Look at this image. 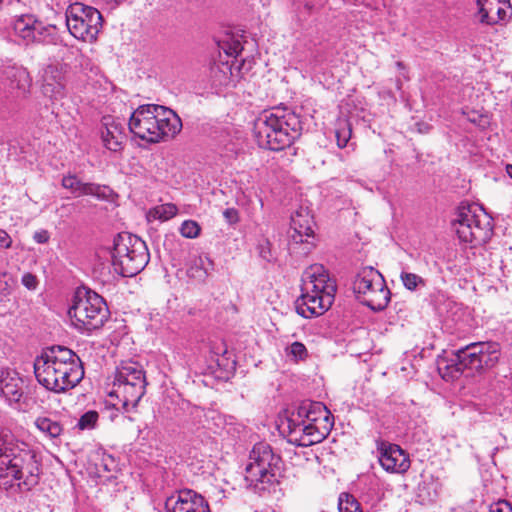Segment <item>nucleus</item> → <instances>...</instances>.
<instances>
[{
	"mask_svg": "<svg viewBox=\"0 0 512 512\" xmlns=\"http://www.w3.org/2000/svg\"><path fill=\"white\" fill-rule=\"evenodd\" d=\"M39 479L40 465L35 453L0 429V489L8 490L17 484L21 491H29Z\"/></svg>",
	"mask_w": 512,
	"mask_h": 512,
	"instance_id": "nucleus-1",
	"label": "nucleus"
},
{
	"mask_svg": "<svg viewBox=\"0 0 512 512\" xmlns=\"http://www.w3.org/2000/svg\"><path fill=\"white\" fill-rule=\"evenodd\" d=\"M34 374L42 386L55 393L74 388L84 377L80 358L64 346L44 349L34 361Z\"/></svg>",
	"mask_w": 512,
	"mask_h": 512,
	"instance_id": "nucleus-2",
	"label": "nucleus"
},
{
	"mask_svg": "<svg viewBox=\"0 0 512 512\" xmlns=\"http://www.w3.org/2000/svg\"><path fill=\"white\" fill-rule=\"evenodd\" d=\"M300 116L288 107L264 110L254 122V136L259 147L281 151L290 147L302 134Z\"/></svg>",
	"mask_w": 512,
	"mask_h": 512,
	"instance_id": "nucleus-3",
	"label": "nucleus"
},
{
	"mask_svg": "<svg viewBox=\"0 0 512 512\" xmlns=\"http://www.w3.org/2000/svg\"><path fill=\"white\" fill-rule=\"evenodd\" d=\"M128 128L135 137L148 143H158L166 137H175L181 131L182 121L165 106L146 104L132 112Z\"/></svg>",
	"mask_w": 512,
	"mask_h": 512,
	"instance_id": "nucleus-4",
	"label": "nucleus"
},
{
	"mask_svg": "<svg viewBox=\"0 0 512 512\" xmlns=\"http://www.w3.org/2000/svg\"><path fill=\"white\" fill-rule=\"evenodd\" d=\"M500 357V345L494 341L473 342L438 359V372L446 381L458 379L466 370L471 373L493 367Z\"/></svg>",
	"mask_w": 512,
	"mask_h": 512,
	"instance_id": "nucleus-5",
	"label": "nucleus"
},
{
	"mask_svg": "<svg viewBox=\"0 0 512 512\" xmlns=\"http://www.w3.org/2000/svg\"><path fill=\"white\" fill-rule=\"evenodd\" d=\"M280 456L265 442L256 443L245 468V486L260 497L275 494L279 487Z\"/></svg>",
	"mask_w": 512,
	"mask_h": 512,
	"instance_id": "nucleus-6",
	"label": "nucleus"
},
{
	"mask_svg": "<svg viewBox=\"0 0 512 512\" xmlns=\"http://www.w3.org/2000/svg\"><path fill=\"white\" fill-rule=\"evenodd\" d=\"M302 294L295 301V309L303 318L323 315L333 304L336 283L322 265H313L305 272Z\"/></svg>",
	"mask_w": 512,
	"mask_h": 512,
	"instance_id": "nucleus-7",
	"label": "nucleus"
},
{
	"mask_svg": "<svg viewBox=\"0 0 512 512\" xmlns=\"http://www.w3.org/2000/svg\"><path fill=\"white\" fill-rule=\"evenodd\" d=\"M146 375L141 364L134 361H123L115 370L112 390L109 398H115L112 406L117 410L121 407L128 411L135 408L146 392Z\"/></svg>",
	"mask_w": 512,
	"mask_h": 512,
	"instance_id": "nucleus-8",
	"label": "nucleus"
},
{
	"mask_svg": "<svg viewBox=\"0 0 512 512\" xmlns=\"http://www.w3.org/2000/svg\"><path fill=\"white\" fill-rule=\"evenodd\" d=\"M109 311L103 297L88 289H77L68 316L74 328L91 333L101 328L108 319Z\"/></svg>",
	"mask_w": 512,
	"mask_h": 512,
	"instance_id": "nucleus-9",
	"label": "nucleus"
},
{
	"mask_svg": "<svg viewBox=\"0 0 512 512\" xmlns=\"http://www.w3.org/2000/svg\"><path fill=\"white\" fill-rule=\"evenodd\" d=\"M111 258L116 273L133 277L146 267L150 254L141 238L130 233H119L113 241Z\"/></svg>",
	"mask_w": 512,
	"mask_h": 512,
	"instance_id": "nucleus-10",
	"label": "nucleus"
},
{
	"mask_svg": "<svg viewBox=\"0 0 512 512\" xmlns=\"http://www.w3.org/2000/svg\"><path fill=\"white\" fill-rule=\"evenodd\" d=\"M453 228L460 241L475 246L486 243L493 234L492 218L476 203L459 205Z\"/></svg>",
	"mask_w": 512,
	"mask_h": 512,
	"instance_id": "nucleus-11",
	"label": "nucleus"
},
{
	"mask_svg": "<svg viewBox=\"0 0 512 512\" xmlns=\"http://www.w3.org/2000/svg\"><path fill=\"white\" fill-rule=\"evenodd\" d=\"M356 298L373 311L385 309L390 302V290L382 274L373 267H364L353 281Z\"/></svg>",
	"mask_w": 512,
	"mask_h": 512,
	"instance_id": "nucleus-12",
	"label": "nucleus"
},
{
	"mask_svg": "<svg viewBox=\"0 0 512 512\" xmlns=\"http://www.w3.org/2000/svg\"><path fill=\"white\" fill-rule=\"evenodd\" d=\"M65 16L72 36L86 42L96 40L102 27V15L96 8L75 2L68 6Z\"/></svg>",
	"mask_w": 512,
	"mask_h": 512,
	"instance_id": "nucleus-13",
	"label": "nucleus"
},
{
	"mask_svg": "<svg viewBox=\"0 0 512 512\" xmlns=\"http://www.w3.org/2000/svg\"><path fill=\"white\" fill-rule=\"evenodd\" d=\"M283 432L287 433L288 442L296 446L308 447L322 442L330 432L332 423L301 422L295 419H285L281 423Z\"/></svg>",
	"mask_w": 512,
	"mask_h": 512,
	"instance_id": "nucleus-14",
	"label": "nucleus"
},
{
	"mask_svg": "<svg viewBox=\"0 0 512 512\" xmlns=\"http://www.w3.org/2000/svg\"><path fill=\"white\" fill-rule=\"evenodd\" d=\"M167 512H210L203 496L190 489L180 490L165 501Z\"/></svg>",
	"mask_w": 512,
	"mask_h": 512,
	"instance_id": "nucleus-15",
	"label": "nucleus"
},
{
	"mask_svg": "<svg viewBox=\"0 0 512 512\" xmlns=\"http://www.w3.org/2000/svg\"><path fill=\"white\" fill-rule=\"evenodd\" d=\"M378 452L379 462L387 472L403 474L410 468L409 455L399 445L381 442Z\"/></svg>",
	"mask_w": 512,
	"mask_h": 512,
	"instance_id": "nucleus-16",
	"label": "nucleus"
},
{
	"mask_svg": "<svg viewBox=\"0 0 512 512\" xmlns=\"http://www.w3.org/2000/svg\"><path fill=\"white\" fill-rule=\"evenodd\" d=\"M315 222L307 209H299L291 216L289 238L294 244L312 246L310 239L314 238Z\"/></svg>",
	"mask_w": 512,
	"mask_h": 512,
	"instance_id": "nucleus-17",
	"label": "nucleus"
},
{
	"mask_svg": "<svg viewBox=\"0 0 512 512\" xmlns=\"http://www.w3.org/2000/svg\"><path fill=\"white\" fill-rule=\"evenodd\" d=\"M479 21L482 24L494 25L507 18L511 11L509 0H476Z\"/></svg>",
	"mask_w": 512,
	"mask_h": 512,
	"instance_id": "nucleus-18",
	"label": "nucleus"
},
{
	"mask_svg": "<svg viewBox=\"0 0 512 512\" xmlns=\"http://www.w3.org/2000/svg\"><path fill=\"white\" fill-rule=\"evenodd\" d=\"M42 92L51 100L65 96V77L58 65H47L42 72Z\"/></svg>",
	"mask_w": 512,
	"mask_h": 512,
	"instance_id": "nucleus-19",
	"label": "nucleus"
},
{
	"mask_svg": "<svg viewBox=\"0 0 512 512\" xmlns=\"http://www.w3.org/2000/svg\"><path fill=\"white\" fill-rule=\"evenodd\" d=\"M101 139L108 150L113 152L122 150L126 140L123 124L112 116H104L102 118Z\"/></svg>",
	"mask_w": 512,
	"mask_h": 512,
	"instance_id": "nucleus-20",
	"label": "nucleus"
},
{
	"mask_svg": "<svg viewBox=\"0 0 512 512\" xmlns=\"http://www.w3.org/2000/svg\"><path fill=\"white\" fill-rule=\"evenodd\" d=\"M286 419H295L301 422H321L330 421V412L321 402L305 401L298 406L296 411H292Z\"/></svg>",
	"mask_w": 512,
	"mask_h": 512,
	"instance_id": "nucleus-21",
	"label": "nucleus"
},
{
	"mask_svg": "<svg viewBox=\"0 0 512 512\" xmlns=\"http://www.w3.org/2000/svg\"><path fill=\"white\" fill-rule=\"evenodd\" d=\"M23 381L18 373L9 369H3L0 373V393L9 403H18L23 395Z\"/></svg>",
	"mask_w": 512,
	"mask_h": 512,
	"instance_id": "nucleus-22",
	"label": "nucleus"
},
{
	"mask_svg": "<svg viewBox=\"0 0 512 512\" xmlns=\"http://www.w3.org/2000/svg\"><path fill=\"white\" fill-rule=\"evenodd\" d=\"M15 33L26 41H32L41 31H51L50 27H45L42 22L35 19L33 15H21L14 21L13 25Z\"/></svg>",
	"mask_w": 512,
	"mask_h": 512,
	"instance_id": "nucleus-23",
	"label": "nucleus"
},
{
	"mask_svg": "<svg viewBox=\"0 0 512 512\" xmlns=\"http://www.w3.org/2000/svg\"><path fill=\"white\" fill-rule=\"evenodd\" d=\"M439 483L432 477H423L416 489V501L421 505L433 503L439 494Z\"/></svg>",
	"mask_w": 512,
	"mask_h": 512,
	"instance_id": "nucleus-24",
	"label": "nucleus"
},
{
	"mask_svg": "<svg viewBox=\"0 0 512 512\" xmlns=\"http://www.w3.org/2000/svg\"><path fill=\"white\" fill-rule=\"evenodd\" d=\"M213 270V262L208 256H195L187 268V275L198 282H204Z\"/></svg>",
	"mask_w": 512,
	"mask_h": 512,
	"instance_id": "nucleus-25",
	"label": "nucleus"
},
{
	"mask_svg": "<svg viewBox=\"0 0 512 512\" xmlns=\"http://www.w3.org/2000/svg\"><path fill=\"white\" fill-rule=\"evenodd\" d=\"M75 196L90 195L98 200L111 201L114 195L113 190L106 186L96 183L81 182L76 191L73 193Z\"/></svg>",
	"mask_w": 512,
	"mask_h": 512,
	"instance_id": "nucleus-26",
	"label": "nucleus"
},
{
	"mask_svg": "<svg viewBox=\"0 0 512 512\" xmlns=\"http://www.w3.org/2000/svg\"><path fill=\"white\" fill-rule=\"evenodd\" d=\"M35 427L49 438H57L63 432V424L56 416H39L34 421Z\"/></svg>",
	"mask_w": 512,
	"mask_h": 512,
	"instance_id": "nucleus-27",
	"label": "nucleus"
},
{
	"mask_svg": "<svg viewBox=\"0 0 512 512\" xmlns=\"http://www.w3.org/2000/svg\"><path fill=\"white\" fill-rule=\"evenodd\" d=\"M7 78L10 80L12 89L26 92L30 84L29 73L23 68H11L7 71Z\"/></svg>",
	"mask_w": 512,
	"mask_h": 512,
	"instance_id": "nucleus-28",
	"label": "nucleus"
},
{
	"mask_svg": "<svg viewBox=\"0 0 512 512\" xmlns=\"http://www.w3.org/2000/svg\"><path fill=\"white\" fill-rule=\"evenodd\" d=\"M352 135L351 124L347 119H339L335 127V137L339 148L347 146Z\"/></svg>",
	"mask_w": 512,
	"mask_h": 512,
	"instance_id": "nucleus-29",
	"label": "nucleus"
},
{
	"mask_svg": "<svg viewBox=\"0 0 512 512\" xmlns=\"http://www.w3.org/2000/svg\"><path fill=\"white\" fill-rule=\"evenodd\" d=\"M178 212V208L173 203H166L159 206L154 207L150 211V215L154 219H158L161 221H167L173 218Z\"/></svg>",
	"mask_w": 512,
	"mask_h": 512,
	"instance_id": "nucleus-30",
	"label": "nucleus"
},
{
	"mask_svg": "<svg viewBox=\"0 0 512 512\" xmlns=\"http://www.w3.org/2000/svg\"><path fill=\"white\" fill-rule=\"evenodd\" d=\"M339 512H362L357 499L349 493H341L338 498Z\"/></svg>",
	"mask_w": 512,
	"mask_h": 512,
	"instance_id": "nucleus-31",
	"label": "nucleus"
},
{
	"mask_svg": "<svg viewBox=\"0 0 512 512\" xmlns=\"http://www.w3.org/2000/svg\"><path fill=\"white\" fill-rule=\"evenodd\" d=\"M400 279L404 287L410 291H414L418 287L425 286V280L415 273L402 271L400 274Z\"/></svg>",
	"mask_w": 512,
	"mask_h": 512,
	"instance_id": "nucleus-32",
	"label": "nucleus"
},
{
	"mask_svg": "<svg viewBox=\"0 0 512 512\" xmlns=\"http://www.w3.org/2000/svg\"><path fill=\"white\" fill-rule=\"evenodd\" d=\"M287 356L291 357L294 361H304L308 358L309 353L306 346L298 341L291 343L286 348Z\"/></svg>",
	"mask_w": 512,
	"mask_h": 512,
	"instance_id": "nucleus-33",
	"label": "nucleus"
},
{
	"mask_svg": "<svg viewBox=\"0 0 512 512\" xmlns=\"http://www.w3.org/2000/svg\"><path fill=\"white\" fill-rule=\"evenodd\" d=\"M180 233L183 237L188 239L197 238L200 234L201 227L194 220H185L180 226Z\"/></svg>",
	"mask_w": 512,
	"mask_h": 512,
	"instance_id": "nucleus-34",
	"label": "nucleus"
},
{
	"mask_svg": "<svg viewBox=\"0 0 512 512\" xmlns=\"http://www.w3.org/2000/svg\"><path fill=\"white\" fill-rule=\"evenodd\" d=\"M97 420H98V413L96 411H92V410L88 411L80 417V419L77 423V427L80 430L91 429L95 426Z\"/></svg>",
	"mask_w": 512,
	"mask_h": 512,
	"instance_id": "nucleus-35",
	"label": "nucleus"
},
{
	"mask_svg": "<svg viewBox=\"0 0 512 512\" xmlns=\"http://www.w3.org/2000/svg\"><path fill=\"white\" fill-rule=\"evenodd\" d=\"M51 28V31H41V34H38L37 36L42 38H33L32 42H41L45 44H55L57 41V33L55 26H48Z\"/></svg>",
	"mask_w": 512,
	"mask_h": 512,
	"instance_id": "nucleus-36",
	"label": "nucleus"
},
{
	"mask_svg": "<svg viewBox=\"0 0 512 512\" xmlns=\"http://www.w3.org/2000/svg\"><path fill=\"white\" fill-rule=\"evenodd\" d=\"M82 181L75 175H67L62 178V186L70 190L72 193L76 191Z\"/></svg>",
	"mask_w": 512,
	"mask_h": 512,
	"instance_id": "nucleus-37",
	"label": "nucleus"
},
{
	"mask_svg": "<svg viewBox=\"0 0 512 512\" xmlns=\"http://www.w3.org/2000/svg\"><path fill=\"white\" fill-rule=\"evenodd\" d=\"M222 215L229 225H235L240 221L239 211L235 208H226Z\"/></svg>",
	"mask_w": 512,
	"mask_h": 512,
	"instance_id": "nucleus-38",
	"label": "nucleus"
},
{
	"mask_svg": "<svg viewBox=\"0 0 512 512\" xmlns=\"http://www.w3.org/2000/svg\"><path fill=\"white\" fill-rule=\"evenodd\" d=\"M489 512H512V506L506 500H499L490 505Z\"/></svg>",
	"mask_w": 512,
	"mask_h": 512,
	"instance_id": "nucleus-39",
	"label": "nucleus"
},
{
	"mask_svg": "<svg viewBox=\"0 0 512 512\" xmlns=\"http://www.w3.org/2000/svg\"><path fill=\"white\" fill-rule=\"evenodd\" d=\"M21 282L29 290H35L38 286V279L32 273H25L22 276Z\"/></svg>",
	"mask_w": 512,
	"mask_h": 512,
	"instance_id": "nucleus-40",
	"label": "nucleus"
},
{
	"mask_svg": "<svg viewBox=\"0 0 512 512\" xmlns=\"http://www.w3.org/2000/svg\"><path fill=\"white\" fill-rule=\"evenodd\" d=\"M260 256L270 261L272 258L271 250H270V243L268 241H265L264 243H261L258 247Z\"/></svg>",
	"mask_w": 512,
	"mask_h": 512,
	"instance_id": "nucleus-41",
	"label": "nucleus"
},
{
	"mask_svg": "<svg viewBox=\"0 0 512 512\" xmlns=\"http://www.w3.org/2000/svg\"><path fill=\"white\" fill-rule=\"evenodd\" d=\"M469 121L477 124L478 126L484 127L488 123L487 116L476 114L475 112L468 117Z\"/></svg>",
	"mask_w": 512,
	"mask_h": 512,
	"instance_id": "nucleus-42",
	"label": "nucleus"
},
{
	"mask_svg": "<svg viewBox=\"0 0 512 512\" xmlns=\"http://www.w3.org/2000/svg\"><path fill=\"white\" fill-rule=\"evenodd\" d=\"M33 239L39 244H44L49 240V233L46 230L37 231L34 233Z\"/></svg>",
	"mask_w": 512,
	"mask_h": 512,
	"instance_id": "nucleus-43",
	"label": "nucleus"
},
{
	"mask_svg": "<svg viewBox=\"0 0 512 512\" xmlns=\"http://www.w3.org/2000/svg\"><path fill=\"white\" fill-rule=\"evenodd\" d=\"M12 240L8 233L0 229V248L7 249L11 246Z\"/></svg>",
	"mask_w": 512,
	"mask_h": 512,
	"instance_id": "nucleus-44",
	"label": "nucleus"
},
{
	"mask_svg": "<svg viewBox=\"0 0 512 512\" xmlns=\"http://www.w3.org/2000/svg\"><path fill=\"white\" fill-rule=\"evenodd\" d=\"M242 50V46L239 42H235L232 47L226 53L230 56L237 55Z\"/></svg>",
	"mask_w": 512,
	"mask_h": 512,
	"instance_id": "nucleus-45",
	"label": "nucleus"
},
{
	"mask_svg": "<svg viewBox=\"0 0 512 512\" xmlns=\"http://www.w3.org/2000/svg\"><path fill=\"white\" fill-rule=\"evenodd\" d=\"M506 172L512 178V164L506 166Z\"/></svg>",
	"mask_w": 512,
	"mask_h": 512,
	"instance_id": "nucleus-46",
	"label": "nucleus"
},
{
	"mask_svg": "<svg viewBox=\"0 0 512 512\" xmlns=\"http://www.w3.org/2000/svg\"><path fill=\"white\" fill-rule=\"evenodd\" d=\"M7 286H8V283L5 282V288H3V291H6L5 294H10V290H8Z\"/></svg>",
	"mask_w": 512,
	"mask_h": 512,
	"instance_id": "nucleus-47",
	"label": "nucleus"
},
{
	"mask_svg": "<svg viewBox=\"0 0 512 512\" xmlns=\"http://www.w3.org/2000/svg\"><path fill=\"white\" fill-rule=\"evenodd\" d=\"M397 66H398L399 68H403V67H404V65H403V63H402V62H397Z\"/></svg>",
	"mask_w": 512,
	"mask_h": 512,
	"instance_id": "nucleus-48",
	"label": "nucleus"
},
{
	"mask_svg": "<svg viewBox=\"0 0 512 512\" xmlns=\"http://www.w3.org/2000/svg\"><path fill=\"white\" fill-rule=\"evenodd\" d=\"M2 4H3V0H0V7L2 6Z\"/></svg>",
	"mask_w": 512,
	"mask_h": 512,
	"instance_id": "nucleus-49",
	"label": "nucleus"
}]
</instances>
